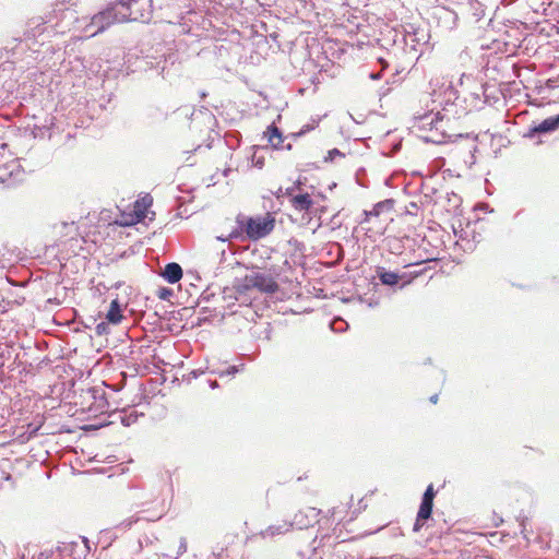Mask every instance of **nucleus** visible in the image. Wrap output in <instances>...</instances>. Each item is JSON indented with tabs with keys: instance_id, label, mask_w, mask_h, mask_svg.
I'll return each mask as SVG.
<instances>
[{
	"instance_id": "nucleus-25",
	"label": "nucleus",
	"mask_w": 559,
	"mask_h": 559,
	"mask_svg": "<svg viewBox=\"0 0 559 559\" xmlns=\"http://www.w3.org/2000/svg\"><path fill=\"white\" fill-rule=\"evenodd\" d=\"M435 496H436V491H435V489H433V485H432V484H430V485L426 488V490H425V492H424V495H423L421 500H425V501H431V502H433V498H435Z\"/></svg>"
},
{
	"instance_id": "nucleus-5",
	"label": "nucleus",
	"mask_w": 559,
	"mask_h": 559,
	"mask_svg": "<svg viewBox=\"0 0 559 559\" xmlns=\"http://www.w3.org/2000/svg\"><path fill=\"white\" fill-rule=\"evenodd\" d=\"M238 293L257 289L260 293L274 294L278 290V284L271 274L252 271L237 285Z\"/></svg>"
},
{
	"instance_id": "nucleus-38",
	"label": "nucleus",
	"mask_w": 559,
	"mask_h": 559,
	"mask_svg": "<svg viewBox=\"0 0 559 559\" xmlns=\"http://www.w3.org/2000/svg\"><path fill=\"white\" fill-rule=\"evenodd\" d=\"M370 78H371L372 80H378V79H380V73H371V74H370Z\"/></svg>"
},
{
	"instance_id": "nucleus-48",
	"label": "nucleus",
	"mask_w": 559,
	"mask_h": 559,
	"mask_svg": "<svg viewBox=\"0 0 559 559\" xmlns=\"http://www.w3.org/2000/svg\"><path fill=\"white\" fill-rule=\"evenodd\" d=\"M376 305H378V302H374V304L369 302V307H372V306H376Z\"/></svg>"
},
{
	"instance_id": "nucleus-33",
	"label": "nucleus",
	"mask_w": 559,
	"mask_h": 559,
	"mask_svg": "<svg viewBox=\"0 0 559 559\" xmlns=\"http://www.w3.org/2000/svg\"><path fill=\"white\" fill-rule=\"evenodd\" d=\"M421 522H423V521H418V516H417V518H416V521H415V523H414V527H413V531H414V532H419V531H420V528H421V526H423Z\"/></svg>"
},
{
	"instance_id": "nucleus-18",
	"label": "nucleus",
	"mask_w": 559,
	"mask_h": 559,
	"mask_svg": "<svg viewBox=\"0 0 559 559\" xmlns=\"http://www.w3.org/2000/svg\"><path fill=\"white\" fill-rule=\"evenodd\" d=\"M433 502L421 500L419 510L417 512L418 521L428 520L431 516Z\"/></svg>"
},
{
	"instance_id": "nucleus-41",
	"label": "nucleus",
	"mask_w": 559,
	"mask_h": 559,
	"mask_svg": "<svg viewBox=\"0 0 559 559\" xmlns=\"http://www.w3.org/2000/svg\"><path fill=\"white\" fill-rule=\"evenodd\" d=\"M7 263L3 259L0 258V267H5Z\"/></svg>"
},
{
	"instance_id": "nucleus-36",
	"label": "nucleus",
	"mask_w": 559,
	"mask_h": 559,
	"mask_svg": "<svg viewBox=\"0 0 559 559\" xmlns=\"http://www.w3.org/2000/svg\"><path fill=\"white\" fill-rule=\"evenodd\" d=\"M80 538H81V542L84 544V547L86 549H88V540H87V538H85V537H80Z\"/></svg>"
},
{
	"instance_id": "nucleus-37",
	"label": "nucleus",
	"mask_w": 559,
	"mask_h": 559,
	"mask_svg": "<svg viewBox=\"0 0 559 559\" xmlns=\"http://www.w3.org/2000/svg\"><path fill=\"white\" fill-rule=\"evenodd\" d=\"M429 400H430V402H431V403L436 404V403H437V401H438V395H437V394H433L432 396H430V399H429Z\"/></svg>"
},
{
	"instance_id": "nucleus-21",
	"label": "nucleus",
	"mask_w": 559,
	"mask_h": 559,
	"mask_svg": "<svg viewBox=\"0 0 559 559\" xmlns=\"http://www.w3.org/2000/svg\"><path fill=\"white\" fill-rule=\"evenodd\" d=\"M330 326L334 332H343L348 328V324L343 319L335 318L331 321Z\"/></svg>"
},
{
	"instance_id": "nucleus-32",
	"label": "nucleus",
	"mask_w": 559,
	"mask_h": 559,
	"mask_svg": "<svg viewBox=\"0 0 559 559\" xmlns=\"http://www.w3.org/2000/svg\"><path fill=\"white\" fill-rule=\"evenodd\" d=\"M402 535H403V532L400 527H394L391 530V536L397 537V536H402Z\"/></svg>"
},
{
	"instance_id": "nucleus-31",
	"label": "nucleus",
	"mask_w": 559,
	"mask_h": 559,
	"mask_svg": "<svg viewBox=\"0 0 559 559\" xmlns=\"http://www.w3.org/2000/svg\"><path fill=\"white\" fill-rule=\"evenodd\" d=\"M335 156H343V154L337 148L329 151V159L333 160Z\"/></svg>"
},
{
	"instance_id": "nucleus-49",
	"label": "nucleus",
	"mask_w": 559,
	"mask_h": 559,
	"mask_svg": "<svg viewBox=\"0 0 559 559\" xmlns=\"http://www.w3.org/2000/svg\"><path fill=\"white\" fill-rule=\"evenodd\" d=\"M175 559H178V557H177V558H175Z\"/></svg>"
},
{
	"instance_id": "nucleus-15",
	"label": "nucleus",
	"mask_w": 559,
	"mask_h": 559,
	"mask_svg": "<svg viewBox=\"0 0 559 559\" xmlns=\"http://www.w3.org/2000/svg\"><path fill=\"white\" fill-rule=\"evenodd\" d=\"M122 318L123 317L121 305L118 299H114L110 302L109 310L106 314V320L108 321V323L118 324L121 322Z\"/></svg>"
},
{
	"instance_id": "nucleus-44",
	"label": "nucleus",
	"mask_w": 559,
	"mask_h": 559,
	"mask_svg": "<svg viewBox=\"0 0 559 559\" xmlns=\"http://www.w3.org/2000/svg\"><path fill=\"white\" fill-rule=\"evenodd\" d=\"M367 559H388V557H370V558H367Z\"/></svg>"
},
{
	"instance_id": "nucleus-29",
	"label": "nucleus",
	"mask_w": 559,
	"mask_h": 559,
	"mask_svg": "<svg viewBox=\"0 0 559 559\" xmlns=\"http://www.w3.org/2000/svg\"><path fill=\"white\" fill-rule=\"evenodd\" d=\"M313 128H314L313 126H309V124L304 126V127L300 129V131H299V132L292 133V134H290V136H292V138H294V139H296V138H298V136H301V135L306 134L308 131H310V130H311V129H313Z\"/></svg>"
},
{
	"instance_id": "nucleus-46",
	"label": "nucleus",
	"mask_w": 559,
	"mask_h": 559,
	"mask_svg": "<svg viewBox=\"0 0 559 559\" xmlns=\"http://www.w3.org/2000/svg\"><path fill=\"white\" fill-rule=\"evenodd\" d=\"M211 386H212V388H216V386H217V382H216V381L212 382V383H211Z\"/></svg>"
},
{
	"instance_id": "nucleus-42",
	"label": "nucleus",
	"mask_w": 559,
	"mask_h": 559,
	"mask_svg": "<svg viewBox=\"0 0 559 559\" xmlns=\"http://www.w3.org/2000/svg\"><path fill=\"white\" fill-rule=\"evenodd\" d=\"M41 557H45V558H48L50 555L48 554V551H43L40 554Z\"/></svg>"
},
{
	"instance_id": "nucleus-34",
	"label": "nucleus",
	"mask_w": 559,
	"mask_h": 559,
	"mask_svg": "<svg viewBox=\"0 0 559 559\" xmlns=\"http://www.w3.org/2000/svg\"><path fill=\"white\" fill-rule=\"evenodd\" d=\"M254 165L259 168H261L263 166V160L258 158L255 162H254Z\"/></svg>"
},
{
	"instance_id": "nucleus-19",
	"label": "nucleus",
	"mask_w": 559,
	"mask_h": 559,
	"mask_svg": "<svg viewBox=\"0 0 559 559\" xmlns=\"http://www.w3.org/2000/svg\"><path fill=\"white\" fill-rule=\"evenodd\" d=\"M420 41H425L424 32L414 31L413 33H407L405 35V44L409 45L413 49H415L416 45Z\"/></svg>"
},
{
	"instance_id": "nucleus-10",
	"label": "nucleus",
	"mask_w": 559,
	"mask_h": 559,
	"mask_svg": "<svg viewBox=\"0 0 559 559\" xmlns=\"http://www.w3.org/2000/svg\"><path fill=\"white\" fill-rule=\"evenodd\" d=\"M377 277L379 278L380 283L384 286L392 287V288H403L406 285V282H403L400 284V282L403 280L404 275H400L396 272L389 271L383 266H378L376 270Z\"/></svg>"
},
{
	"instance_id": "nucleus-43",
	"label": "nucleus",
	"mask_w": 559,
	"mask_h": 559,
	"mask_svg": "<svg viewBox=\"0 0 559 559\" xmlns=\"http://www.w3.org/2000/svg\"><path fill=\"white\" fill-rule=\"evenodd\" d=\"M359 504H360V509H365L367 507L366 504H364V500L362 499L359 501Z\"/></svg>"
},
{
	"instance_id": "nucleus-24",
	"label": "nucleus",
	"mask_w": 559,
	"mask_h": 559,
	"mask_svg": "<svg viewBox=\"0 0 559 559\" xmlns=\"http://www.w3.org/2000/svg\"><path fill=\"white\" fill-rule=\"evenodd\" d=\"M245 233V228L237 225V228L231 230L229 235L226 237V239L234 240V239H242V235Z\"/></svg>"
},
{
	"instance_id": "nucleus-45",
	"label": "nucleus",
	"mask_w": 559,
	"mask_h": 559,
	"mask_svg": "<svg viewBox=\"0 0 559 559\" xmlns=\"http://www.w3.org/2000/svg\"><path fill=\"white\" fill-rule=\"evenodd\" d=\"M217 239L221 240V241H227L228 240V239H226V237H223V236L217 237Z\"/></svg>"
},
{
	"instance_id": "nucleus-14",
	"label": "nucleus",
	"mask_w": 559,
	"mask_h": 559,
	"mask_svg": "<svg viewBox=\"0 0 559 559\" xmlns=\"http://www.w3.org/2000/svg\"><path fill=\"white\" fill-rule=\"evenodd\" d=\"M292 530V524L288 521H282L278 524L270 525L261 531L260 535L263 538L275 537L277 535L286 534Z\"/></svg>"
},
{
	"instance_id": "nucleus-27",
	"label": "nucleus",
	"mask_w": 559,
	"mask_h": 559,
	"mask_svg": "<svg viewBox=\"0 0 559 559\" xmlns=\"http://www.w3.org/2000/svg\"><path fill=\"white\" fill-rule=\"evenodd\" d=\"M171 295L173 290L167 287H160L157 293V296L163 300H167Z\"/></svg>"
},
{
	"instance_id": "nucleus-16",
	"label": "nucleus",
	"mask_w": 559,
	"mask_h": 559,
	"mask_svg": "<svg viewBox=\"0 0 559 559\" xmlns=\"http://www.w3.org/2000/svg\"><path fill=\"white\" fill-rule=\"evenodd\" d=\"M437 14L440 20H442L445 24H448L449 28H452L455 25L456 20H457V14L454 11H452L448 8H440L438 10Z\"/></svg>"
},
{
	"instance_id": "nucleus-35",
	"label": "nucleus",
	"mask_w": 559,
	"mask_h": 559,
	"mask_svg": "<svg viewBox=\"0 0 559 559\" xmlns=\"http://www.w3.org/2000/svg\"><path fill=\"white\" fill-rule=\"evenodd\" d=\"M295 189H296V188H295V186H293V187H290V188H287L286 193H287L288 195H292V197H293V192L295 191Z\"/></svg>"
},
{
	"instance_id": "nucleus-7",
	"label": "nucleus",
	"mask_w": 559,
	"mask_h": 559,
	"mask_svg": "<svg viewBox=\"0 0 559 559\" xmlns=\"http://www.w3.org/2000/svg\"><path fill=\"white\" fill-rule=\"evenodd\" d=\"M47 26L46 22L43 17H34L29 20L26 24V28L24 32V40H35L44 43V40L48 37L46 35Z\"/></svg>"
},
{
	"instance_id": "nucleus-22",
	"label": "nucleus",
	"mask_w": 559,
	"mask_h": 559,
	"mask_svg": "<svg viewBox=\"0 0 559 559\" xmlns=\"http://www.w3.org/2000/svg\"><path fill=\"white\" fill-rule=\"evenodd\" d=\"M138 420V414L132 412L128 415H120V421L123 426L129 427Z\"/></svg>"
},
{
	"instance_id": "nucleus-2",
	"label": "nucleus",
	"mask_w": 559,
	"mask_h": 559,
	"mask_svg": "<svg viewBox=\"0 0 559 559\" xmlns=\"http://www.w3.org/2000/svg\"><path fill=\"white\" fill-rule=\"evenodd\" d=\"M118 0H109L105 9L95 13L90 23L85 26V32L90 33V36H95L105 32L111 25L116 23L126 22V10L119 9Z\"/></svg>"
},
{
	"instance_id": "nucleus-40",
	"label": "nucleus",
	"mask_w": 559,
	"mask_h": 559,
	"mask_svg": "<svg viewBox=\"0 0 559 559\" xmlns=\"http://www.w3.org/2000/svg\"><path fill=\"white\" fill-rule=\"evenodd\" d=\"M301 185H302L301 180H300V179H298V180L295 182V185H294V186H295V188L297 189V188H299Z\"/></svg>"
},
{
	"instance_id": "nucleus-4",
	"label": "nucleus",
	"mask_w": 559,
	"mask_h": 559,
	"mask_svg": "<svg viewBox=\"0 0 559 559\" xmlns=\"http://www.w3.org/2000/svg\"><path fill=\"white\" fill-rule=\"evenodd\" d=\"M236 223L240 227L245 228L246 237L250 240L257 241L270 235L275 227V218L270 214L264 216H251L247 217L242 214H238Z\"/></svg>"
},
{
	"instance_id": "nucleus-30",
	"label": "nucleus",
	"mask_w": 559,
	"mask_h": 559,
	"mask_svg": "<svg viewBox=\"0 0 559 559\" xmlns=\"http://www.w3.org/2000/svg\"><path fill=\"white\" fill-rule=\"evenodd\" d=\"M187 540L185 537L180 538L179 547H178V557L183 555L187 551Z\"/></svg>"
},
{
	"instance_id": "nucleus-3",
	"label": "nucleus",
	"mask_w": 559,
	"mask_h": 559,
	"mask_svg": "<svg viewBox=\"0 0 559 559\" xmlns=\"http://www.w3.org/2000/svg\"><path fill=\"white\" fill-rule=\"evenodd\" d=\"M457 91L453 87L452 83L442 84L439 91H433L432 103L435 104L433 110L441 111V115L450 121L460 117L463 111L462 106H459Z\"/></svg>"
},
{
	"instance_id": "nucleus-12",
	"label": "nucleus",
	"mask_w": 559,
	"mask_h": 559,
	"mask_svg": "<svg viewBox=\"0 0 559 559\" xmlns=\"http://www.w3.org/2000/svg\"><path fill=\"white\" fill-rule=\"evenodd\" d=\"M162 276L170 284L179 282L182 277V269L176 262L167 263L163 270Z\"/></svg>"
},
{
	"instance_id": "nucleus-17",
	"label": "nucleus",
	"mask_w": 559,
	"mask_h": 559,
	"mask_svg": "<svg viewBox=\"0 0 559 559\" xmlns=\"http://www.w3.org/2000/svg\"><path fill=\"white\" fill-rule=\"evenodd\" d=\"M393 207L392 200H385L377 203L370 212H365L366 216H379L383 211H390Z\"/></svg>"
},
{
	"instance_id": "nucleus-20",
	"label": "nucleus",
	"mask_w": 559,
	"mask_h": 559,
	"mask_svg": "<svg viewBox=\"0 0 559 559\" xmlns=\"http://www.w3.org/2000/svg\"><path fill=\"white\" fill-rule=\"evenodd\" d=\"M78 546L76 542H70V543H59L56 547V550L59 552V556H72L74 552V548Z\"/></svg>"
},
{
	"instance_id": "nucleus-47",
	"label": "nucleus",
	"mask_w": 559,
	"mask_h": 559,
	"mask_svg": "<svg viewBox=\"0 0 559 559\" xmlns=\"http://www.w3.org/2000/svg\"><path fill=\"white\" fill-rule=\"evenodd\" d=\"M388 559H399L397 556H391V557H388Z\"/></svg>"
},
{
	"instance_id": "nucleus-11",
	"label": "nucleus",
	"mask_w": 559,
	"mask_h": 559,
	"mask_svg": "<svg viewBox=\"0 0 559 559\" xmlns=\"http://www.w3.org/2000/svg\"><path fill=\"white\" fill-rule=\"evenodd\" d=\"M264 134L267 136V140L273 148H285L287 151L292 150L293 146L290 143H288L285 146L282 145V143L284 142V136L282 134V131L275 124H270Z\"/></svg>"
},
{
	"instance_id": "nucleus-39",
	"label": "nucleus",
	"mask_w": 559,
	"mask_h": 559,
	"mask_svg": "<svg viewBox=\"0 0 559 559\" xmlns=\"http://www.w3.org/2000/svg\"><path fill=\"white\" fill-rule=\"evenodd\" d=\"M520 526L522 527V534H524L525 530H526V526H525V521L522 520V522L520 523Z\"/></svg>"
},
{
	"instance_id": "nucleus-6",
	"label": "nucleus",
	"mask_w": 559,
	"mask_h": 559,
	"mask_svg": "<svg viewBox=\"0 0 559 559\" xmlns=\"http://www.w3.org/2000/svg\"><path fill=\"white\" fill-rule=\"evenodd\" d=\"M153 0H118L120 10L124 9L126 22L128 21H140L148 22L152 17Z\"/></svg>"
},
{
	"instance_id": "nucleus-9",
	"label": "nucleus",
	"mask_w": 559,
	"mask_h": 559,
	"mask_svg": "<svg viewBox=\"0 0 559 559\" xmlns=\"http://www.w3.org/2000/svg\"><path fill=\"white\" fill-rule=\"evenodd\" d=\"M320 510L316 508H307L306 510H301L294 515L292 522V528L296 527L298 530L307 528L313 525L318 521V516L320 515Z\"/></svg>"
},
{
	"instance_id": "nucleus-1",
	"label": "nucleus",
	"mask_w": 559,
	"mask_h": 559,
	"mask_svg": "<svg viewBox=\"0 0 559 559\" xmlns=\"http://www.w3.org/2000/svg\"><path fill=\"white\" fill-rule=\"evenodd\" d=\"M449 121L441 115V111L431 109L423 115H416L413 118L412 128L420 132L419 136L428 143L442 144L451 138L447 133L445 127Z\"/></svg>"
},
{
	"instance_id": "nucleus-26",
	"label": "nucleus",
	"mask_w": 559,
	"mask_h": 559,
	"mask_svg": "<svg viewBox=\"0 0 559 559\" xmlns=\"http://www.w3.org/2000/svg\"><path fill=\"white\" fill-rule=\"evenodd\" d=\"M95 332L97 335H106L109 333V325H108V321L107 322H99L96 326H95Z\"/></svg>"
},
{
	"instance_id": "nucleus-8",
	"label": "nucleus",
	"mask_w": 559,
	"mask_h": 559,
	"mask_svg": "<svg viewBox=\"0 0 559 559\" xmlns=\"http://www.w3.org/2000/svg\"><path fill=\"white\" fill-rule=\"evenodd\" d=\"M559 129V114L544 119L542 122L530 127L524 138L534 139L539 134H548Z\"/></svg>"
},
{
	"instance_id": "nucleus-13",
	"label": "nucleus",
	"mask_w": 559,
	"mask_h": 559,
	"mask_svg": "<svg viewBox=\"0 0 559 559\" xmlns=\"http://www.w3.org/2000/svg\"><path fill=\"white\" fill-rule=\"evenodd\" d=\"M290 201L295 210L299 212H312L313 201L308 193L293 195Z\"/></svg>"
},
{
	"instance_id": "nucleus-28",
	"label": "nucleus",
	"mask_w": 559,
	"mask_h": 559,
	"mask_svg": "<svg viewBox=\"0 0 559 559\" xmlns=\"http://www.w3.org/2000/svg\"><path fill=\"white\" fill-rule=\"evenodd\" d=\"M139 521V518H129L127 520H124L123 522L120 523V526L124 530L127 528H130L134 523H136Z\"/></svg>"
},
{
	"instance_id": "nucleus-23",
	"label": "nucleus",
	"mask_w": 559,
	"mask_h": 559,
	"mask_svg": "<svg viewBox=\"0 0 559 559\" xmlns=\"http://www.w3.org/2000/svg\"><path fill=\"white\" fill-rule=\"evenodd\" d=\"M242 367H243V365H241V366H229L227 369H225L223 371H219L218 376L219 377L235 376L236 373H238L240 371V369Z\"/></svg>"
}]
</instances>
